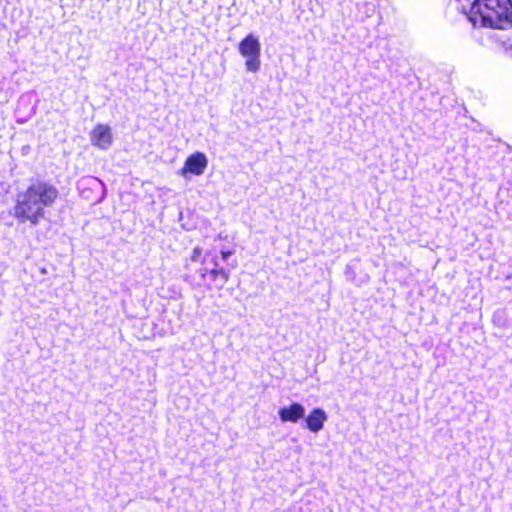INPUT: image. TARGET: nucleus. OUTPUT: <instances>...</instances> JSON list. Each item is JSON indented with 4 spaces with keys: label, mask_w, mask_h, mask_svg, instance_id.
<instances>
[{
    "label": "nucleus",
    "mask_w": 512,
    "mask_h": 512,
    "mask_svg": "<svg viewBox=\"0 0 512 512\" xmlns=\"http://www.w3.org/2000/svg\"><path fill=\"white\" fill-rule=\"evenodd\" d=\"M230 255H231L230 251H222L221 252V256H222L223 260H227Z\"/></svg>",
    "instance_id": "obj_10"
},
{
    "label": "nucleus",
    "mask_w": 512,
    "mask_h": 512,
    "mask_svg": "<svg viewBox=\"0 0 512 512\" xmlns=\"http://www.w3.org/2000/svg\"><path fill=\"white\" fill-rule=\"evenodd\" d=\"M211 275L216 278L217 276H221L223 280L226 282L228 280V273L224 269H218L217 263H215V268L211 270Z\"/></svg>",
    "instance_id": "obj_8"
},
{
    "label": "nucleus",
    "mask_w": 512,
    "mask_h": 512,
    "mask_svg": "<svg viewBox=\"0 0 512 512\" xmlns=\"http://www.w3.org/2000/svg\"><path fill=\"white\" fill-rule=\"evenodd\" d=\"M469 19L474 26L479 27H512L511 0H476L471 7Z\"/></svg>",
    "instance_id": "obj_2"
},
{
    "label": "nucleus",
    "mask_w": 512,
    "mask_h": 512,
    "mask_svg": "<svg viewBox=\"0 0 512 512\" xmlns=\"http://www.w3.org/2000/svg\"><path fill=\"white\" fill-rule=\"evenodd\" d=\"M207 275V270L206 269H203V271L201 272V276L202 277H205Z\"/></svg>",
    "instance_id": "obj_11"
},
{
    "label": "nucleus",
    "mask_w": 512,
    "mask_h": 512,
    "mask_svg": "<svg viewBox=\"0 0 512 512\" xmlns=\"http://www.w3.org/2000/svg\"><path fill=\"white\" fill-rule=\"evenodd\" d=\"M59 196L58 189L44 181L29 185L17 195L14 217L19 223L37 225L44 217V209L52 206Z\"/></svg>",
    "instance_id": "obj_1"
},
{
    "label": "nucleus",
    "mask_w": 512,
    "mask_h": 512,
    "mask_svg": "<svg viewBox=\"0 0 512 512\" xmlns=\"http://www.w3.org/2000/svg\"><path fill=\"white\" fill-rule=\"evenodd\" d=\"M279 418L282 422L296 423L305 415V408L299 403H293L279 410Z\"/></svg>",
    "instance_id": "obj_6"
},
{
    "label": "nucleus",
    "mask_w": 512,
    "mask_h": 512,
    "mask_svg": "<svg viewBox=\"0 0 512 512\" xmlns=\"http://www.w3.org/2000/svg\"><path fill=\"white\" fill-rule=\"evenodd\" d=\"M202 255V248L199 246H196L193 248L192 253L190 255V261L191 262H197L199 258Z\"/></svg>",
    "instance_id": "obj_9"
},
{
    "label": "nucleus",
    "mask_w": 512,
    "mask_h": 512,
    "mask_svg": "<svg viewBox=\"0 0 512 512\" xmlns=\"http://www.w3.org/2000/svg\"><path fill=\"white\" fill-rule=\"evenodd\" d=\"M208 166V158L203 152H194L189 155L179 174L188 178L189 176H201Z\"/></svg>",
    "instance_id": "obj_4"
},
{
    "label": "nucleus",
    "mask_w": 512,
    "mask_h": 512,
    "mask_svg": "<svg viewBox=\"0 0 512 512\" xmlns=\"http://www.w3.org/2000/svg\"><path fill=\"white\" fill-rule=\"evenodd\" d=\"M91 144L101 150H108L114 141L112 129L109 125L98 124L90 132Z\"/></svg>",
    "instance_id": "obj_5"
},
{
    "label": "nucleus",
    "mask_w": 512,
    "mask_h": 512,
    "mask_svg": "<svg viewBox=\"0 0 512 512\" xmlns=\"http://www.w3.org/2000/svg\"><path fill=\"white\" fill-rule=\"evenodd\" d=\"M327 418H328L327 414L325 413L324 410H322L320 408H315L309 413V415L307 416V418L305 420L307 428L311 432L317 433L320 430H322Z\"/></svg>",
    "instance_id": "obj_7"
},
{
    "label": "nucleus",
    "mask_w": 512,
    "mask_h": 512,
    "mask_svg": "<svg viewBox=\"0 0 512 512\" xmlns=\"http://www.w3.org/2000/svg\"><path fill=\"white\" fill-rule=\"evenodd\" d=\"M239 54L245 59V68L248 72L256 73L261 66V44L253 34H248L238 45Z\"/></svg>",
    "instance_id": "obj_3"
}]
</instances>
